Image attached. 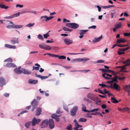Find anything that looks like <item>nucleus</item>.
Instances as JSON below:
<instances>
[{"label": "nucleus", "mask_w": 130, "mask_h": 130, "mask_svg": "<svg viewBox=\"0 0 130 130\" xmlns=\"http://www.w3.org/2000/svg\"><path fill=\"white\" fill-rule=\"evenodd\" d=\"M124 64H126L125 65L122 66H118L116 67L117 68H121V70L122 72H128V71L125 70H123L126 69V67L130 65V59H128L126 61L123 62Z\"/></svg>", "instance_id": "obj_1"}, {"label": "nucleus", "mask_w": 130, "mask_h": 130, "mask_svg": "<svg viewBox=\"0 0 130 130\" xmlns=\"http://www.w3.org/2000/svg\"><path fill=\"white\" fill-rule=\"evenodd\" d=\"M39 46L41 49H44L47 51L50 50L51 48V47L50 46L43 44H39Z\"/></svg>", "instance_id": "obj_2"}, {"label": "nucleus", "mask_w": 130, "mask_h": 130, "mask_svg": "<svg viewBox=\"0 0 130 130\" xmlns=\"http://www.w3.org/2000/svg\"><path fill=\"white\" fill-rule=\"evenodd\" d=\"M130 48V47H128L126 48H119L118 53L119 55H120L125 54L124 51L127 50Z\"/></svg>", "instance_id": "obj_3"}, {"label": "nucleus", "mask_w": 130, "mask_h": 130, "mask_svg": "<svg viewBox=\"0 0 130 130\" xmlns=\"http://www.w3.org/2000/svg\"><path fill=\"white\" fill-rule=\"evenodd\" d=\"M38 104V102L36 101V100L35 99H34V100L31 102V105L32 108L31 109L32 111H33L37 107Z\"/></svg>", "instance_id": "obj_4"}, {"label": "nucleus", "mask_w": 130, "mask_h": 130, "mask_svg": "<svg viewBox=\"0 0 130 130\" xmlns=\"http://www.w3.org/2000/svg\"><path fill=\"white\" fill-rule=\"evenodd\" d=\"M78 110V107L77 106H74L71 111V115L73 116L76 115V113Z\"/></svg>", "instance_id": "obj_5"}, {"label": "nucleus", "mask_w": 130, "mask_h": 130, "mask_svg": "<svg viewBox=\"0 0 130 130\" xmlns=\"http://www.w3.org/2000/svg\"><path fill=\"white\" fill-rule=\"evenodd\" d=\"M49 123V120L47 119H45L43 121L41 125V128H42L47 127Z\"/></svg>", "instance_id": "obj_6"}, {"label": "nucleus", "mask_w": 130, "mask_h": 130, "mask_svg": "<svg viewBox=\"0 0 130 130\" xmlns=\"http://www.w3.org/2000/svg\"><path fill=\"white\" fill-rule=\"evenodd\" d=\"M41 121V120L40 119H37L36 118L34 117L32 119L31 121L32 125L34 126L36 124H38Z\"/></svg>", "instance_id": "obj_7"}, {"label": "nucleus", "mask_w": 130, "mask_h": 130, "mask_svg": "<svg viewBox=\"0 0 130 130\" xmlns=\"http://www.w3.org/2000/svg\"><path fill=\"white\" fill-rule=\"evenodd\" d=\"M98 70L101 71L102 73H106V72L112 73V75H114V71L107 69H99Z\"/></svg>", "instance_id": "obj_8"}, {"label": "nucleus", "mask_w": 130, "mask_h": 130, "mask_svg": "<svg viewBox=\"0 0 130 130\" xmlns=\"http://www.w3.org/2000/svg\"><path fill=\"white\" fill-rule=\"evenodd\" d=\"M20 12H19L17 13L13 14L12 15L5 17L4 18L7 19L13 18L16 17H17L19 16L20 15Z\"/></svg>", "instance_id": "obj_9"}, {"label": "nucleus", "mask_w": 130, "mask_h": 130, "mask_svg": "<svg viewBox=\"0 0 130 130\" xmlns=\"http://www.w3.org/2000/svg\"><path fill=\"white\" fill-rule=\"evenodd\" d=\"M48 124H49V127L50 129H52L54 128L55 126L54 124L52 119H49Z\"/></svg>", "instance_id": "obj_10"}, {"label": "nucleus", "mask_w": 130, "mask_h": 130, "mask_svg": "<svg viewBox=\"0 0 130 130\" xmlns=\"http://www.w3.org/2000/svg\"><path fill=\"white\" fill-rule=\"evenodd\" d=\"M10 42L13 44H18L19 43V38L15 37L12 38Z\"/></svg>", "instance_id": "obj_11"}, {"label": "nucleus", "mask_w": 130, "mask_h": 130, "mask_svg": "<svg viewBox=\"0 0 130 130\" xmlns=\"http://www.w3.org/2000/svg\"><path fill=\"white\" fill-rule=\"evenodd\" d=\"M89 60V58H79L75 59L76 61V62L83 61L84 62H85Z\"/></svg>", "instance_id": "obj_12"}, {"label": "nucleus", "mask_w": 130, "mask_h": 130, "mask_svg": "<svg viewBox=\"0 0 130 130\" xmlns=\"http://www.w3.org/2000/svg\"><path fill=\"white\" fill-rule=\"evenodd\" d=\"M64 43L67 45H69L70 44H72L73 42L72 40L68 38L64 39Z\"/></svg>", "instance_id": "obj_13"}, {"label": "nucleus", "mask_w": 130, "mask_h": 130, "mask_svg": "<svg viewBox=\"0 0 130 130\" xmlns=\"http://www.w3.org/2000/svg\"><path fill=\"white\" fill-rule=\"evenodd\" d=\"M22 70H23L22 73L25 75H30L31 73V71L29 70L24 68H22Z\"/></svg>", "instance_id": "obj_14"}, {"label": "nucleus", "mask_w": 130, "mask_h": 130, "mask_svg": "<svg viewBox=\"0 0 130 130\" xmlns=\"http://www.w3.org/2000/svg\"><path fill=\"white\" fill-rule=\"evenodd\" d=\"M60 116L57 115L55 113H54L51 115V117L52 118L55 119L56 121L58 122L59 120V117Z\"/></svg>", "instance_id": "obj_15"}, {"label": "nucleus", "mask_w": 130, "mask_h": 130, "mask_svg": "<svg viewBox=\"0 0 130 130\" xmlns=\"http://www.w3.org/2000/svg\"><path fill=\"white\" fill-rule=\"evenodd\" d=\"M5 84V78L2 77H0V87H2Z\"/></svg>", "instance_id": "obj_16"}, {"label": "nucleus", "mask_w": 130, "mask_h": 130, "mask_svg": "<svg viewBox=\"0 0 130 130\" xmlns=\"http://www.w3.org/2000/svg\"><path fill=\"white\" fill-rule=\"evenodd\" d=\"M102 38V35H101L99 37L97 38H95L92 41L93 43H96L97 42L100 41L101 39Z\"/></svg>", "instance_id": "obj_17"}, {"label": "nucleus", "mask_w": 130, "mask_h": 130, "mask_svg": "<svg viewBox=\"0 0 130 130\" xmlns=\"http://www.w3.org/2000/svg\"><path fill=\"white\" fill-rule=\"evenodd\" d=\"M123 88L125 91L128 92V95H130V84L128 86L126 85L125 87L124 86Z\"/></svg>", "instance_id": "obj_18"}, {"label": "nucleus", "mask_w": 130, "mask_h": 130, "mask_svg": "<svg viewBox=\"0 0 130 130\" xmlns=\"http://www.w3.org/2000/svg\"><path fill=\"white\" fill-rule=\"evenodd\" d=\"M87 97L91 100H92L94 101H96L94 97V95L91 93H89L87 96Z\"/></svg>", "instance_id": "obj_19"}, {"label": "nucleus", "mask_w": 130, "mask_h": 130, "mask_svg": "<svg viewBox=\"0 0 130 130\" xmlns=\"http://www.w3.org/2000/svg\"><path fill=\"white\" fill-rule=\"evenodd\" d=\"M38 80H33L30 79L28 80L29 83L32 84H35L38 83Z\"/></svg>", "instance_id": "obj_20"}, {"label": "nucleus", "mask_w": 130, "mask_h": 130, "mask_svg": "<svg viewBox=\"0 0 130 130\" xmlns=\"http://www.w3.org/2000/svg\"><path fill=\"white\" fill-rule=\"evenodd\" d=\"M35 75L36 77L40 78L42 80L45 79L48 77V76H43L40 75H38L36 73H35Z\"/></svg>", "instance_id": "obj_21"}, {"label": "nucleus", "mask_w": 130, "mask_h": 130, "mask_svg": "<svg viewBox=\"0 0 130 130\" xmlns=\"http://www.w3.org/2000/svg\"><path fill=\"white\" fill-rule=\"evenodd\" d=\"M42 112V109L41 108L38 107L36 109V115L38 116L40 115Z\"/></svg>", "instance_id": "obj_22"}, {"label": "nucleus", "mask_w": 130, "mask_h": 130, "mask_svg": "<svg viewBox=\"0 0 130 130\" xmlns=\"http://www.w3.org/2000/svg\"><path fill=\"white\" fill-rule=\"evenodd\" d=\"M5 66L8 68H14L16 67V65L13 63H7Z\"/></svg>", "instance_id": "obj_23"}, {"label": "nucleus", "mask_w": 130, "mask_h": 130, "mask_svg": "<svg viewBox=\"0 0 130 130\" xmlns=\"http://www.w3.org/2000/svg\"><path fill=\"white\" fill-rule=\"evenodd\" d=\"M126 41L127 40L125 39L121 38L120 39L118 40L117 41V42L120 44L121 43H124L126 42Z\"/></svg>", "instance_id": "obj_24"}, {"label": "nucleus", "mask_w": 130, "mask_h": 130, "mask_svg": "<svg viewBox=\"0 0 130 130\" xmlns=\"http://www.w3.org/2000/svg\"><path fill=\"white\" fill-rule=\"evenodd\" d=\"M129 45V44H119V43H117V44H114V47L116 46H118L119 47H123L127 46Z\"/></svg>", "instance_id": "obj_25"}, {"label": "nucleus", "mask_w": 130, "mask_h": 130, "mask_svg": "<svg viewBox=\"0 0 130 130\" xmlns=\"http://www.w3.org/2000/svg\"><path fill=\"white\" fill-rule=\"evenodd\" d=\"M53 57H58L59 59H65L66 57L64 56H59L56 54H54Z\"/></svg>", "instance_id": "obj_26"}, {"label": "nucleus", "mask_w": 130, "mask_h": 130, "mask_svg": "<svg viewBox=\"0 0 130 130\" xmlns=\"http://www.w3.org/2000/svg\"><path fill=\"white\" fill-rule=\"evenodd\" d=\"M14 71L17 74H20L22 73L23 70L19 69V68H15L14 69Z\"/></svg>", "instance_id": "obj_27"}, {"label": "nucleus", "mask_w": 130, "mask_h": 130, "mask_svg": "<svg viewBox=\"0 0 130 130\" xmlns=\"http://www.w3.org/2000/svg\"><path fill=\"white\" fill-rule=\"evenodd\" d=\"M114 89H116L117 91H119L121 90L120 86L115 83H114Z\"/></svg>", "instance_id": "obj_28"}, {"label": "nucleus", "mask_w": 130, "mask_h": 130, "mask_svg": "<svg viewBox=\"0 0 130 130\" xmlns=\"http://www.w3.org/2000/svg\"><path fill=\"white\" fill-rule=\"evenodd\" d=\"M46 15L41 16L39 18L40 21L43 23L44 21H45V20L46 19Z\"/></svg>", "instance_id": "obj_29"}, {"label": "nucleus", "mask_w": 130, "mask_h": 130, "mask_svg": "<svg viewBox=\"0 0 130 130\" xmlns=\"http://www.w3.org/2000/svg\"><path fill=\"white\" fill-rule=\"evenodd\" d=\"M79 27V25L76 23H72L71 28L74 29H76Z\"/></svg>", "instance_id": "obj_30"}, {"label": "nucleus", "mask_w": 130, "mask_h": 130, "mask_svg": "<svg viewBox=\"0 0 130 130\" xmlns=\"http://www.w3.org/2000/svg\"><path fill=\"white\" fill-rule=\"evenodd\" d=\"M88 30H80V35H84V34H85L88 31Z\"/></svg>", "instance_id": "obj_31"}, {"label": "nucleus", "mask_w": 130, "mask_h": 130, "mask_svg": "<svg viewBox=\"0 0 130 130\" xmlns=\"http://www.w3.org/2000/svg\"><path fill=\"white\" fill-rule=\"evenodd\" d=\"M126 112L128 113H130V108L128 107L123 108V112Z\"/></svg>", "instance_id": "obj_32"}, {"label": "nucleus", "mask_w": 130, "mask_h": 130, "mask_svg": "<svg viewBox=\"0 0 130 130\" xmlns=\"http://www.w3.org/2000/svg\"><path fill=\"white\" fill-rule=\"evenodd\" d=\"M0 7L1 8H3L5 9H7L9 8L8 6H6L5 5H0Z\"/></svg>", "instance_id": "obj_33"}, {"label": "nucleus", "mask_w": 130, "mask_h": 130, "mask_svg": "<svg viewBox=\"0 0 130 130\" xmlns=\"http://www.w3.org/2000/svg\"><path fill=\"white\" fill-rule=\"evenodd\" d=\"M87 120V119L86 118H81L79 119L78 121L80 122H86Z\"/></svg>", "instance_id": "obj_34"}, {"label": "nucleus", "mask_w": 130, "mask_h": 130, "mask_svg": "<svg viewBox=\"0 0 130 130\" xmlns=\"http://www.w3.org/2000/svg\"><path fill=\"white\" fill-rule=\"evenodd\" d=\"M23 26L22 25H14V28H22Z\"/></svg>", "instance_id": "obj_35"}, {"label": "nucleus", "mask_w": 130, "mask_h": 130, "mask_svg": "<svg viewBox=\"0 0 130 130\" xmlns=\"http://www.w3.org/2000/svg\"><path fill=\"white\" fill-rule=\"evenodd\" d=\"M46 20H45V22H47L48 21H49L54 18V17L52 16H51L49 17H48L46 15Z\"/></svg>", "instance_id": "obj_36"}, {"label": "nucleus", "mask_w": 130, "mask_h": 130, "mask_svg": "<svg viewBox=\"0 0 130 130\" xmlns=\"http://www.w3.org/2000/svg\"><path fill=\"white\" fill-rule=\"evenodd\" d=\"M106 75L107 77H108L109 76L110 77H112V75L111 74H109L107 73H103L102 74V76L103 77H106L105 76Z\"/></svg>", "instance_id": "obj_37"}, {"label": "nucleus", "mask_w": 130, "mask_h": 130, "mask_svg": "<svg viewBox=\"0 0 130 130\" xmlns=\"http://www.w3.org/2000/svg\"><path fill=\"white\" fill-rule=\"evenodd\" d=\"M31 122L30 121L27 122L25 123V126L27 128H28L30 126Z\"/></svg>", "instance_id": "obj_38"}, {"label": "nucleus", "mask_w": 130, "mask_h": 130, "mask_svg": "<svg viewBox=\"0 0 130 130\" xmlns=\"http://www.w3.org/2000/svg\"><path fill=\"white\" fill-rule=\"evenodd\" d=\"M111 80H109L107 82V83L110 84L111 85H113V83H114V77L111 78Z\"/></svg>", "instance_id": "obj_39"}, {"label": "nucleus", "mask_w": 130, "mask_h": 130, "mask_svg": "<svg viewBox=\"0 0 130 130\" xmlns=\"http://www.w3.org/2000/svg\"><path fill=\"white\" fill-rule=\"evenodd\" d=\"M82 109L83 111L85 112H89V110L86 109V107L85 106L82 107Z\"/></svg>", "instance_id": "obj_40"}, {"label": "nucleus", "mask_w": 130, "mask_h": 130, "mask_svg": "<svg viewBox=\"0 0 130 130\" xmlns=\"http://www.w3.org/2000/svg\"><path fill=\"white\" fill-rule=\"evenodd\" d=\"M66 129L67 130H72V125L71 124H70L66 128Z\"/></svg>", "instance_id": "obj_41"}, {"label": "nucleus", "mask_w": 130, "mask_h": 130, "mask_svg": "<svg viewBox=\"0 0 130 130\" xmlns=\"http://www.w3.org/2000/svg\"><path fill=\"white\" fill-rule=\"evenodd\" d=\"M122 26V24L121 23H119L118 24H116L115 26V28H116L118 29L120 28Z\"/></svg>", "instance_id": "obj_42"}, {"label": "nucleus", "mask_w": 130, "mask_h": 130, "mask_svg": "<svg viewBox=\"0 0 130 130\" xmlns=\"http://www.w3.org/2000/svg\"><path fill=\"white\" fill-rule=\"evenodd\" d=\"M8 22V21L6 20H0V22H1L2 24H5L6 23H7Z\"/></svg>", "instance_id": "obj_43"}, {"label": "nucleus", "mask_w": 130, "mask_h": 130, "mask_svg": "<svg viewBox=\"0 0 130 130\" xmlns=\"http://www.w3.org/2000/svg\"><path fill=\"white\" fill-rule=\"evenodd\" d=\"M104 61V60H98L96 62H93V63H103Z\"/></svg>", "instance_id": "obj_44"}, {"label": "nucleus", "mask_w": 130, "mask_h": 130, "mask_svg": "<svg viewBox=\"0 0 130 130\" xmlns=\"http://www.w3.org/2000/svg\"><path fill=\"white\" fill-rule=\"evenodd\" d=\"M6 61L12 62V59L11 58H8V59H6L4 61V62H5Z\"/></svg>", "instance_id": "obj_45"}, {"label": "nucleus", "mask_w": 130, "mask_h": 130, "mask_svg": "<svg viewBox=\"0 0 130 130\" xmlns=\"http://www.w3.org/2000/svg\"><path fill=\"white\" fill-rule=\"evenodd\" d=\"M50 32V31H49L46 34L43 35V36L44 38L47 39L49 36V35L48 34V33Z\"/></svg>", "instance_id": "obj_46"}, {"label": "nucleus", "mask_w": 130, "mask_h": 130, "mask_svg": "<svg viewBox=\"0 0 130 130\" xmlns=\"http://www.w3.org/2000/svg\"><path fill=\"white\" fill-rule=\"evenodd\" d=\"M72 24V23H66V25L67 27L71 28Z\"/></svg>", "instance_id": "obj_47"}, {"label": "nucleus", "mask_w": 130, "mask_h": 130, "mask_svg": "<svg viewBox=\"0 0 130 130\" xmlns=\"http://www.w3.org/2000/svg\"><path fill=\"white\" fill-rule=\"evenodd\" d=\"M34 24H35L34 23H30L28 24L27 25H26V27L28 26L29 27H31L33 26L34 25Z\"/></svg>", "instance_id": "obj_48"}, {"label": "nucleus", "mask_w": 130, "mask_h": 130, "mask_svg": "<svg viewBox=\"0 0 130 130\" xmlns=\"http://www.w3.org/2000/svg\"><path fill=\"white\" fill-rule=\"evenodd\" d=\"M99 110V108H94L92 110H89V112H93L95 111H98Z\"/></svg>", "instance_id": "obj_49"}, {"label": "nucleus", "mask_w": 130, "mask_h": 130, "mask_svg": "<svg viewBox=\"0 0 130 130\" xmlns=\"http://www.w3.org/2000/svg\"><path fill=\"white\" fill-rule=\"evenodd\" d=\"M39 68L40 67H39L33 66V69L32 70L33 71L34 70H35L36 71H38L39 70Z\"/></svg>", "instance_id": "obj_50"}, {"label": "nucleus", "mask_w": 130, "mask_h": 130, "mask_svg": "<svg viewBox=\"0 0 130 130\" xmlns=\"http://www.w3.org/2000/svg\"><path fill=\"white\" fill-rule=\"evenodd\" d=\"M38 38L40 40H43L44 38L42 36L41 34H39L38 36Z\"/></svg>", "instance_id": "obj_51"}, {"label": "nucleus", "mask_w": 130, "mask_h": 130, "mask_svg": "<svg viewBox=\"0 0 130 130\" xmlns=\"http://www.w3.org/2000/svg\"><path fill=\"white\" fill-rule=\"evenodd\" d=\"M105 87H106L107 88H111L113 89L114 85H111L109 86L106 85Z\"/></svg>", "instance_id": "obj_52"}, {"label": "nucleus", "mask_w": 130, "mask_h": 130, "mask_svg": "<svg viewBox=\"0 0 130 130\" xmlns=\"http://www.w3.org/2000/svg\"><path fill=\"white\" fill-rule=\"evenodd\" d=\"M14 25L12 24L11 25H7L6 26V27L8 28H14Z\"/></svg>", "instance_id": "obj_53"}, {"label": "nucleus", "mask_w": 130, "mask_h": 130, "mask_svg": "<svg viewBox=\"0 0 130 130\" xmlns=\"http://www.w3.org/2000/svg\"><path fill=\"white\" fill-rule=\"evenodd\" d=\"M48 55L50 56L53 57L54 54H51L49 53H45L44 54V55Z\"/></svg>", "instance_id": "obj_54"}, {"label": "nucleus", "mask_w": 130, "mask_h": 130, "mask_svg": "<svg viewBox=\"0 0 130 130\" xmlns=\"http://www.w3.org/2000/svg\"><path fill=\"white\" fill-rule=\"evenodd\" d=\"M109 26L110 29V30L111 31H114V27H113V25L110 24Z\"/></svg>", "instance_id": "obj_55"}, {"label": "nucleus", "mask_w": 130, "mask_h": 130, "mask_svg": "<svg viewBox=\"0 0 130 130\" xmlns=\"http://www.w3.org/2000/svg\"><path fill=\"white\" fill-rule=\"evenodd\" d=\"M90 71V70H79V72H84L86 73H87V72Z\"/></svg>", "instance_id": "obj_56"}, {"label": "nucleus", "mask_w": 130, "mask_h": 130, "mask_svg": "<svg viewBox=\"0 0 130 130\" xmlns=\"http://www.w3.org/2000/svg\"><path fill=\"white\" fill-rule=\"evenodd\" d=\"M28 111L27 110H24L22 111L21 112L18 114V116H19L21 114H23L24 113L27 112Z\"/></svg>", "instance_id": "obj_57"}, {"label": "nucleus", "mask_w": 130, "mask_h": 130, "mask_svg": "<svg viewBox=\"0 0 130 130\" xmlns=\"http://www.w3.org/2000/svg\"><path fill=\"white\" fill-rule=\"evenodd\" d=\"M28 13H33L34 14H37V12L36 11H27Z\"/></svg>", "instance_id": "obj_58"}, {"label": "nucleus", "mask_w": 130, "mask_h": 130, "mask_svg": "<svg viewBox=\"0 0 130 130\" xmlns=\"http://www.w3.org/2000/svg\"><path fill=\"white\" fill-rule=\"evenodd\" d=\"M104 94H108L109 93V91L106 90V89H104Z\"/></svg>", "instance_id": "obj_59"}, {"label": "nucleus", "mask_w": 130, "mask_h": 130, "mask_svg": "<svg viewBox=\"0 0 130 130\" xmlns=\"http://www.w3.org/2000/svg\"><path fill=\"white\" fill-rule=\"evenodd\" d=\"M119 79V77L117 76H116L114 77V82H117V79Z\"/></svg>", "instance_id": "obj_60"}, {"label": "nucleus", "mask_w": 130, "mask_h": 130, "mask_svg": "<svg viewBox=\"0 0 130 130\" xmlns=\"http://www.w3.org/2000/svg\"><path fill=\"white\" fill-rule=\"evenodd\" d=\"M101 107L103 109H105L106 108L107 106L106 104H103L101 105Z\"/></svg>", "instance_id": "obj_61"}, {"label": "nucleus", "mask_w": 130, "mask_h": 130, "mask_svg": "<svg viewBox=\"0 0 130 130\" xmlns=\"http://www.w3.org/2000/svg\"><path fill=\"white\" fill-rule=\"evenodd\" d=\"M96 28V26L95 25H93L91 26H90L88 27V28H92L93 29H95Z\"/></svg>", "instance_id": "obj_62"}, {"label": "nucleus", "mask_w": 130, "mask_h": 130, "mask_svg": "<svg viewBox=\"0 0 130 130\" xmlns=\"http://www.w3.org/2000/svg\"><path fill=\"white\" fill-rule=\"evenodd\" d=\"M60 108H59L57 110L56 113L57 114H59L61 113V112L60 111Z\"/></svg>", "instance_id": "obj_63"}, {"label": "nucleus", "mask_w": 130, "mask_h": 130, "mask_svg": "<svg viewBox=\"0 0 130 130\" xmlns=\"http://www.w3.org/2000/svg\"><path fill=\"white\" fill-rule=\"evenodd\" d=\"M23 7V5L19 4H18L16 5V7H19L20 8H22Z\"/></svg>", "instance_id": "obj_64"}]
</instances>
